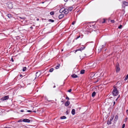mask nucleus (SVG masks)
I'll return each mask as SVG.
<instances>
[{
	"label": "nucleus",
	"mask_w": 128,
	"mask_h": 128,
	"mask_svg": "<svg viewBox=\"0 0 128 128\" xmlns=\"http://www.w3.org/2000/svg\"><path fill=\"white\" fill-rule=\"evenodd\" d=\"M22 121L24 122L29 123L30 122V120L27 119H24L22 120Z\"/></svg>",
	"instance_id": "5"
},
{
	"label": "nucleus",
	"mask_w": 128,
	"mask_h": 128,
	"mask_svg": "<svg viewBox=\"0 0 128 128\" xmlns=\"http://www.w3.org/2000/svg\"><path fill=\"white\" fill-rule=\"evenodd\" d=\"M96 94V92H93L92 94V97H94L95 96Z\"/></svg>",
	"instance_id": "13"
},
{
	"label": "nucleus",
	"mask_w": 128,
	"mask_h": 128,
	"mask_svg": "<svg viewBox=\"0 0 128 128\" xmlns=\"http://www.w3.org/2000/svg\"><path fill=\"white\" fill-rule=\"evenodd\" d=\"M122 3L126 6H128V3L126 1H124L122 2Z\"/></svg>",
	"instance_id": "10"
},
{
	"label": "nucleus",
	"mask_w": 128,
	"mask_h": 128,
	"mask_svg": "<svg viewBox=\"0 0 128 128\" xmlns=\"http://www.w3.org/2000/svg\"><path fill=\"white\" fill-rule=\"evenodd\" d=\"M56 87V86H53V88H55Z\"/></svg>",
	"instance_id": "46"
},
{
	"label": "nucleus",
	"mask_w": 128,
	"mask_h": 128,
	"mask_svg": "<svg viewBox=\"0 0 128 128\" xmlns=\"http://www.w3.org/2000/svg\"><path fill=\"white\" fill-rule=\"evenodd\" d=\"M119 64L117 63L116 64V71L117 72H118L120 70V68L119 67Z\"/></svg>",
	"instance_id": "4"
},
{
	"label": "nucleus",
	"mask_w": 128,
	"mask_h": 128,
	"mask_svg": "<svg viewBox=\"0 0 128 128\" xmlns=\"http://www.w3.org/2000/svg\"><path fill=\"white\" fill-rule=\"evenodd\" d=\"M106 46V44H104L102 45V48L103 47H104Z\"/></svg>",
	"instance_id": "30"
},
{
	"label": "nucleus",
	"mask_w": 128,
	"mask_h": 128,
	"mask_svg": "<svg viewBox=\"0 0 128 128\" xmlns=\"http://www.w3.org/2000/svg\"><path fill=\"white\" fill-rule=\"evenodd\" d=\"M66 117L65 116H61L60 118L61 119H64L66 118Z\"/></svg>",
	"instance_id": "16"
},
{
	"label": "nucleus",
	"mask_w": 128,
	"mask_h": 128,
	"mask_svg": "<svg viewBox=\"0 0 128 128\" xmlns=\"http://www.w3.org/2000/svg\"><path fill=\"white\" fill-rule=\"evenodd\" d=\"M33 112H36V111H34Z\"/></svg>",
	"instance_id": "52"
},
{
	"label": "nucleus",
	"mask_w": 128,
	"mask_h": 128,
	"mask_svg": "<svg viewBox=\"0 0 128 128\" xmlns=\"http://www.w3.org/2000/svg\"><path fill=\"white\" fill-rule=\"evenodd\" d=\"M27 112H32V111L30 110H28L27 111Z\"/></svg>",
	"instance_id": "36"
},
{
	"label": "nucleus",
	"mask_w": 128,
	"mask_h": 128,
	"mask_svg": "<svg viewBox=\"0 0 128 128\" xmlns=\"http://www.w3.org/2000/svg\"><path fill=\"white\" fill-rule=\"evenodd\" d=\"M26 67H24L22 69V70L23 71H25L26 69Z\"/></svg>",
	"instance_id": "25"
},
{
	"label": "nucleus",
	"mask_w": 128,
	"mask_h": 128,
	"mask_svg": "<svg viewBox=\"0 0 128 128\" xmlns=\"http://www.w3.org/2000/svg\"><path fill=\"white\" fill-rule=\"evenodd\" d=\"M65 2H66L68 0H64Z\"/></svg>",
	"instance_id": "44"
},
{
	"label": "nucleus",
	"mask_w": 128,
	"mask_h": 128,
	"mask_svg": "<svg viewBox=\"0 0 128 128\" xmlns=\"http://www.w3.org/2000/svg\"><path fill=\"white\" fill-rule=\"evenodd\" d=\"M11 59H12V62H13L14 61V60H13L12 58Z\"/></svg>",
	"instance_id": "43"
},
{
	"label": "nucleus",
	"mask_w": 128,
	"mask_h": 128,
	"mask_svg": "<svg viewBox=\"0 0 128 128\" xmlns=\"http://www.w3.org/2000/svg\"><path fill=\"white\" fill-rule=\"evenodd\" d=\"M62 50V51H63V50Z\"/></svg>",
	"instance_id": "53"
},
{
	"label": "nucleus",
	"mask_w": 128,
	"mask_h": 128,
	"mask_svg": "<svg viewBox=\"0 0 128 128\" xmlns=\"http://www.w3.org/2000/svg\"><path fill=\"white\" fill-rule=\"evenodd\" d=\"M8 17L9 18H10L12 17V15L10 14H8L7 15Z\"/></svg>",
	"instance_id": "12"
},
{
	"label": "nucleus",
	"mask_w": 128,
	"mask_h": 128,
	"mask_svg": "<svg viewBox=\"0 0 128 128\" xmlns=\"http://www.w3.org/2000/svg\"><path fill=\"white\" fill-rule=\"evenodd\" d=\"M66 99L67 100H69V98L68 96H66Z\"/></svg>",
	"instance_id": "33"
},
{
	"label": "nucleus",
	"mask_w": 128,
	"mask_h": 128,
	"mask_svg": "<svg viewBox=\"0 0 128 128\" xmlns=\"http://www.w3.org/2000/svg\"><path fill=\"white\" fill-rule=\"evenodd\" d=\"M48 21L52 22H54V20H53L50 19Z\"/></svg>",
	"instance_id": "23"
},
{
	"label": "nucleus",
	"mask_w": 128,
	"mask_h": 128,
	"mask_svg": "<svg viewBox=\"0 0 128 128\" xmlns=\"http://www.w3.org/2000/svg\"><path fill=\"white\" fill-rule=\"evenodd\" d=\"M98 74L99 73L98 72H97L95 74L94 76H96L97 77H98L100 75V74H99V75L98 76Z\"/></svg>",
	"instance_id": "14"
},
{
	"label": "nucleus",
	"mask_w": 128,
	"mask_h": 128,
	"mask_svg": "<svg viewBox=\"0 0 128 128\" xmlns=\"http://www.w3.org/2000/svg\"><path fill=\"white\" fill-rule=\"evenodd\" d=\"M64 16V15L63 14H61L60 15L58 16V18L59 19H61Z\"/></svg>",
	"instance_id": "7"
},
{
	"label": "nucleus",
	"mask_w": 128,
	"mask_h": 128,
	"mask_svg": "<svg viewBox=\"0 0 128 128\" xmlns=\"http://www.w3.org/2000/svg\"><path fill=\"white\" fill-rule=\"evenodd\" d=\"M85 48V47H83V48L82 49V50H83L84 49V48Z\"/></svg>",
	"instance_id": "45"
},
{
	"label": "nucleus",
	"mask_w": 128,
	"mask_h": 128,
	"mask_svg": "<svg viewBox=\"0 0 128 128\" xmlns=\"http://www.w3.org/2000/svg\"><path fill=\"white\" fill-rule=\"evenodd\" d=\"M119 96H120V95L116 99V100H117L118 99V98L119 97Z\"/></svg>",
	"instance_id": "49"
},
{
	"label": "nucleus",
	"mask_w": 128,
	"mask_h": 128,
	"mask_svg": "<svg viewBox=\"0 0 128 128\" xmlns=\"http://www.w3.org/2000/svg\"><path fill=\"white\" fill-rule=\"evenodd\" d=\"M60 64H58V66H57L56 67V69H58L60 67Z\"/></svg>",
	"instance_id": "20"
},
{
	"label": "nucleus",
	"mask_w": 128,
	"mask_h": 128,
	"mask_svg": "<svg viewBox=\"0 0 128 128\" xmlns=\"http://www.w3.org/2000/svg\"><path fill=\"white\" fill-rule=\"evenodd\" d=\"M22 74H20V77H22Z\"/></svg>",
	"instance_id": "42"
},
{
	"label": "nucleus",
	"mask_w": 128,
	"mask_h": 128,
	"mask_svg": "<svg viewBox=\"0 0 128 128\" xmlns=\"http://www.w3.org/2000/svg\"><path fill=\"white\" fill-rule=\"evenodd\" d=\"M19 17L20 18H21V19H24L25 18V17H23L22 18H21V17Z\"/></svg>",
	"instance_id": "32"
},
{
	"label": "nucleus",
	"mask_w": 128,
	"mask_h": 128,
	"mask_svg": "<svg viewBox=\"0 0 128 128\" xmlns=\"http://www.w3.org/2000/svg\"><path fill=\"white\" fill-rule=\"evenodd\" d=\"M66 112L67 114H68V110L66 111Z\"/></svg>",
	"instance_id": "35"
},
{
	"label": "nucleus",
	"mask_w": 128,
	"mask_h": 128,
	"mask_svg": "<svg viewBox=\"0 0 128 128\" xmlns=\"http://www.w3.org/2000/svg\"><path fill=\"white\" fill-rule=\"evenodd\" d=\"M111 22L112 23H114L115 22L114 20H111Z\"/></svg>",
	"instance_id": "29"
},
{
	"label": "nucleus",
	"mask_w": 128,
	"mask_h": 128,
	"mask_svg": "<svg viewBox=\"0 0 128 128\" xmlns=\"http://www.w3.org/2000/svg\"><path fill=\"white\" fill-rule=\"evenodd\" d=\"M80 37V36H77L76 38V40H77V39H78V38H79Z\"/></svg>",
	"instance_id": "31"
},
{
	"label": "nucleus",
	"mask_w": 128,
	"mask_h": 128,
	"mask_svg": "<svg viewBox=\"0 0 128 128\" xmlns=\"http://www.w3.org/2000/svg\"><path fill=\"white\" fill-rule=\"evenodd\" d=\"M96 63H94V64H93V67H95L96 66Z\"/></svg>",
	"instance_id": "26"
},
{
	"label": "nucleus",
	"mask_w": 128,
	"mask_h": 128,
	"mask_svg": "<svg viewBox=\"0 0 128 128\" xmlns=\"http://www.w3.org/2000/svg\"><path fill=\"white\" fill-rule=\"evenodd\" d=\"M7 6L10 9H11L13 7V5L12 3H9L8 4Z\"/></svg>",
	"instance_id": "3"
},
{
	"label": "nucleus",
	"mask_w": 128,
	"mask_h": 128,
	"mask_svg": "<svg viewBox=\"0 0 128 128\" xmlns=\"http://www.w3.org/2000/svg\"><path fill=\"white\" fill-rule=\"evenodd\" d=\"M30 28H32V26L30 27Z\"/></svg>",
	"instance_id": "51"
},
{
	"label": "nucleus",
	"mask_w": 128,
	"mask_h": 128,
	"mask_svg": "<svg viewBox=\"0 0 128 128\" xmlns=\"http://www.w3.org/2000/svg\"><path fill=\"white\" fill-rule=\"evenodd\" d=\"M64 13L65 14H67L68 12V9H64Z\"/></svg>",
	"instance_id": "6"
},
{
	"label": "nucleus",
	"mask_w": 128,
	"mask_h": 128,
	"mask_svg": "<svg viewBox=\"0 0 128 128\" xmlns=\"http://www.w3.org/2000/svg\"><path fill=\"white\" fill-rule=\"evenodd\" d=\"M105 22V20H104V21L103 22V23H104Z\"/></svg>",
	"instance_id": "48"
},
{
	"label": "nucleus",
	"mask_w": 128,
	"mask_h": 128,
	"mask_svg": "<svg viewBox=\"0 0 128 128\" xmlns=\"http://www.w3.org/2000/svg\"><path fill=\"white\" fill-rule=\"evenodd\" d=\"M118 116L117 115H116L115 117V118L114 119V120L116 121L118 120Z\"/></svg>",
	"instance_id": "18"
},
{
	"label": "nucleus",
	"mask_w": 128,
	"mask_h": 128,
	"mask_svg": "<svg viewBox=\"0 0 128 128\" xmlns=\"http://www.w3.org/2000/svg\"><path fill=\"white\" fill-rule=\"evenodd\" d=\"M71 76L74 78H76L78 77V76L75 74H74L72 75Z\"/></svg>",
	"instance_id": "8"
},
{
	"label": "nucleus",
	"mask_w": 128,
	"mask_h": 128,
	"mask_svg": "<svg viewBox=\"0 0 128 128\" xmlns=\"http://www.w3.org/2000/svg\"><path fill=\"white\" fill-rule=\"evenodd\" d=\"M72 91V90L71 89H70L69 90H68V92H70Z\"/></svg>",
	"instance_id": "34"
},
{
	"label": "nucleus",
	"mask_w": 128,
	"mask_h": 128,
	"mask_svg": "<svg viewBox=\"0 0 128 128\" xmlns=\"http://www.w3.org/2000/svg\"><path fill=\"white\" fill-rule=\"evenodd\" d=\"M54 70V69L53 68H51L49 70V72H52Z\"/></svg>",
	"instance_id": "21"
},
{
	"label": "nucleus",
	"mask_w": 128,
	"mask_h": 128,
	"mask_svg": "<svg viewBox=\"0 0 128 128\" xmlns=\"http://www.w3.org/2000/svg\"><path fill=\"white\" fill-rule=\"evenodd\" d=\"M127 119V118H126V121Z\"/></svg>",
	"instance_id": "50"
},
{
	"label": "nucleus",
	"mask_w": 128,
	"mask_h": 128,
	"mask_svg": "<svg viewBox=\"0 0 128 128\" xmlns=\"http://www.w3.org/2000/svg\"><path fill=\"white\" fill-rule=\"evenodd\" d=\"M70 104V102L68 101L67 100L65 103V105L66 106H68Z\"/></svg>",
	"instance_id": "9"
},
{
	"label": "nucleus",
	"mask_w": 128,
	"mask_h": 128,
	"mask_svg": "<svg viewBox=\"0 0 128 128\" xmlns=\"http://www.w3.org/2000/svg\"><path fill=\"white\" fill-rule=\"evenodd\" d=\"M9 98V96H5L2 98L1 99V100H4L8 99Z\"/></svg>",
	"instance_id": "2"
},
{
	"label": "nucleus",
	"mask_w": 128,
	"mask_h": 128,
	"mask_svg": "<svg viewBox=\"0 0 128 128\" xmlns=\"http://www.w3.org/2000/svg\"><path fill=\"white\" fill-rule=\"evenodd\" d=\"M38 73V72H37L36 73V77L37 76V74Z\"/></svg>",
	"instance_id": "41"
},
{
	"label": "nucleus",
	"mask_w": 128,
	"mask_h": 128,
	"mask_svg": "<svg viewBox=\"0 0 128 128\" xmlns=\"http://www.w3.org/2000/svg\"><path fill=\"white\" fill-rule=\"evenodd\" d=\"M75 22H72V24L74 25V24H75Z\"/></svg>",
	"instance_id": "37"
},
{
	"label": "nucleus",
	"mask_w": 128,
	"mask_h": 128,
	"mask_svg": "<svg viewBox=\"0 0 128 128\" xmlns=\"http://www.w3.org/2000/svg\"><path fill=\"white\" fill-rule=\"evenodd\" d=\"M54 12L52 11V12H50V15H53L54 14Z\"/></svg>",
	"instance_id": "27"
},
{
	"label": "nucleus",
	"mask_w": 128,
	"mask_h": 128,
	"mask_svg": "<svg viewBox=\"0 0 128 128\" xmlns=\"http://www.w3.org/2000/svg\"><path fill=\"white\" fill-rule=\"evenodd\" d=\"M64 10V8H62L60 10V13H62L63 12Z\"/></svg>",
	"instance_id": "19"
},
{
	"label": "nucleus",
	"mask_w": 128,
	"mask_h": 128,
	"mask_svg": "<svg viewBox=\"0 0 128 128\" xmlns=\"http://www.w3.org/2000/svg\"><path fill=\"white\" fill-rule=\"evenodd\" d=\"M128 78V75L127 74V75L126 76V77H125V79H124V80H126Z\"/></svg>",
	"instance_id": "24"
},
{
	"label": "nucleus",
	"mask_w": 128,
	"mask_h": 128,
	"mask_svg": "<svg viewBox=\"0 0 128 128\" xmlns=\"http://www.w3.org/2000/svg\"><path fill=\"white\" fill-rule=\"evenodd\" d=\"M37 20L38 21L39 20V19L38 18V19H37Z\"/></svg>",
	"instance_id": "47"
},
{
	"label": "nucleus",
	"mask_w": 128,
	"mask_h": 128,
	"mask_svg": "<svg viewBox=\"0 0 128 128\" xmlns=\"http://www.w3.org/2000/svg\"><path fill=\"white\" fill-rule=\"evenodd\" d=\"M122 27V25H120L118 27V28L119 29H121Z\"/></svg>",
	"instance_id": "28"
},
{
	"label": "nucleus",
	"mask_w": 128,
	"mask_h": 128,
	"mask_svg": "<svg viewBox=\"0 0 128 128\" xmlns=\"http://www.w3.org/2000/svg\"><path fill=\"white\" fill-rule=\"evenodd\" d=\"M126 112L127 114H128V110H126Z\"/></svg>",
	"instance_id": "38"
},
{
	"label": "nucleus",
	"mask_w": 128,
	"mask_h": 128,
	"mask_svg": "<svg viewBox=\"0 0 128 128\" xmlns=\"http://www.w3.org/2000/svg\"><path fill=\"white\" fill-rule=\"evenodd\" d=\"M20 112H24V110H20Z\"/></svg>",
	"instance_id": "39"
},
{
	"label": "nucleus",
	"mask_w": 128,
	"mask_h": 128,
	"mask_svg": "<svg viewBox=\"0 0 128 128\" xmlns=\"http://www.w3.org/2000/svg\"><path fill=\"white\" fill-rule=\"evenodd\" d=\"M113 103H114V105L115 104V101H114Z\"/></svg>",
	"instance_id": "40"
},
{
	"label": "nucleus",
	"mask_w": 128,
	"mask_h": 128,
	"mask_svg": "<svg viewBox=\"0 0 128 128\" xmlns=\"http://www.w3.org/2000/svg\"><path fill=\"white\" fill-rule=\"evenodd\" d=\"M81 50L80 49H77V50H75V52H76L77 51H80V52H81Z\"/></svg>",
	"instance_id": "22"
},
{
	"label": "nucleus",
	"mask_w": 128,
	"mask_h": 128,
	"mask_svg": "<svg viewBox=\"0 0 128 128\" xmlns=\"http://www.w3.org/2000/svg\"><path fill=\"white\" fill-rule=\"evenodd\" d=\"M116 87V86H114V89L112 92L113 95L114 96L118 95V90Z\"/></svg>",
	"instance_id": "1"
},
{
	"label": "nucleus",
	"mask_w": 128,
	"mask_h": 128,
	"mask_svg": "<svg viewBox=\"0 0 128 128\" xmlns=\"http://www.w3.org/2000/svg\"><path fill=\"white\" fill-rule=\"evenodd\" d=\"M85 70H81L80 73V74H84V72Z\"/></svg>",
	"instance_id": "17"
},
{
	"label": "nucleus",
	"mask_w": 128,
	"mask_h": 128,
	"mask_svg": "<svg viewBox=\"0 0 128 128\" xmlns=\"http://www.w3.org/2000/svg\"><path fill=\"white\" fill-rule=\"evenodd\" d=\"M73 9V7H70L69 8H68V11H71Z\"/></svg>",
	"instance_id": "15"
},
{
	"label": "nucleus",
	"mask_w": 128,
	"mask_h": 128,
	"mask_svg": "<svg viewBox=\"0 0 128 128\" xmlns=\"http://www.w3.org/2000/svg\"><path fill=\"white\" fill-rule=\"evenodd\" d=\"M75 110L74 109H72V114L73 115H74L75 114Z\"/></svg>",
	"instance_id": "11"
}]
</instances>
